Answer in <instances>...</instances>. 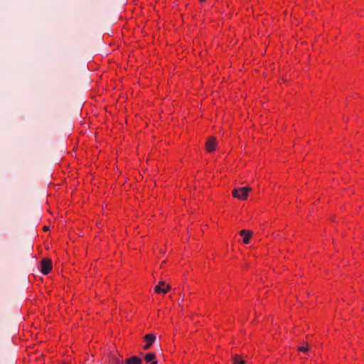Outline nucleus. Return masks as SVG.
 I'll list each match as a JSON object with an SVG mask.
<instances>
[{"label":"nucleus","instance_id":"f257e3e1","mask_svg":"<svg viewBox=\"0 0 364 364\" xmlns=\"http://www.w3.org/2000/svg\"><path fill=\"white\" fill-rule=\"evenodd\" d=\"M250 190L251 188L248 186L235 188L232 191V196L240 200H246Z\"/></svg>","mask_w":364,"mask_h":364},{"label":"nucleus","instance_id":"f03ea898","mask_svg":"<svg viewBox=\"0 0 364 364\" xmlns=\"http://www.w3.org/2000/svg\"><path fill=\"white\" fill-rule=\"evenodd\" d=\"M52 269L51 261L48 259H43L41 262V272L43 274H48Z\"/></svg>","mask_w":364,"mask_h":364},{"label":"nucleus","instance_id":"7ed1b4c3","mask_svg":"<svg viewBox=\"0 0 364 364\" xmlns=\"http://www.w3.org/2000/svg\"><path fill=\"white\" fill-rule=\"evenodd\" d=\"M217 147L216 139L213 136H209L205 143V149L208 152H213Z\"/></svg>","mask_w":364,"mask_h":364},{"label":"nucleus","instance_id":"20e7f679","mask_svg":"<svg viewBox=\"0 0 364 364\" xmlns=\"http://www.w3.org/2000/svg\"><path fill=\"white\" fill-rule=\"evenodd\" d=\"M171 287L169 285H166L164 282H160L158 285L155 287V291L156 293H164L166 294L169 289Z\"/></svg>","mask_w":364,"mask_h":364},{"label":"nucleus","instance_id":"39448f33","mask_svg":"<svg viewBox=\"0 0 364 364\" xmlns=\"http://www.w3.org/2000/svg\"><path fill=\"white\" fill-rule=\"evenodd\" d=\"M155 340H156V336L154 334H153V333L146 334L144 336V341H146V343L144 346V349L148 350L151 347V346L152 345V343L154 342Z\"/></svg>","mask_w":364,"mask_h":364},{"label":"nucleus","instance_id":"423d86ee","mask_svg":"<svg viewBox=\"0 0 364 364\" xmlns=\"http://www.w3.org/2000/svg\"><path fill=\"white\" fill-rule=\"evenodd\" d=\"M240 235L243 237V242L247 244L250 242V239L252 235V232L247 230H242L240 232Z\"/></svg>","mask_w":364,"mask_h":364},{"label":"nucleus","instance_id":"0eeeda50","mask_svg":"<svg viewBox=\"0 0 364 364\" xmlns=\"http://www.w3.org/2000/svg\"><path fill=\"white\" fill-rule=\"evenodd\" d=\"M156 355L154 353H149L145 355L144 360L146 363H151L150 364H157V361L155 360Z\"/></svg>","mask_w":364,"mask_h":364},{"label":"nucleus","instance_id":"6e6552de","mask_svg":"<svg viewBox=\"0 0 364 364\" xmlns=\"http://www.w3.org/2000/svg\"><path fill=\"white\" fill-rule=\"evenodd\" d=\"M125 364H142V360L137 356H132L125 360Z\"/></svg>","mask_w":364,"mask_h":364},{"label":"nucleus","instance_id":"1a4fd4ad","mask_svg":"<svg viewBox=\"0 0 364 364\" xmlns=\"http://www.w3.org/2000/svg\"><path fill=\"white\" fill-rule=\"evenodd\" d=\"M233 364H245L244 360H242L240 355H236L233 357Z\"/></svg>","mask_w":364,"mask_h":364},{"label":"nucleus","instance_id":"9d476101","mask_svg":"<svg viewBox=\"0 0 364 364\" xmlns=\"http://www.w3.org/2000/svg\"><path fill=\"white\" fill-rule=\"evenodd\" d=\"M299 350L306 353L309 350L307 346H301L299 348Z\"/></svg>","mask_w":364,"mask_h":364},{"label":"nucleus","instance_id":"9b49d317","mask_svg":"<svg viewBox=\"0 0 364 364\" xmlns=\"http://www.w3.org/2000/svg\"><path fill=\"white\" fill-rule=\"evenodd\" d=\"M113 360L115 364H122V360L117 358H113Z\"/></svg>","mask_w":364,"mask_h":364},{"label":"nucleus","instance_id":"f8f14e48","mask_svg":"<svg viewBox=\"0 0 364 364\" xmlns=\"http://www.w3.org/2000/svg\"><path fill=\"white\" fill-rule=\"evenodd\" d=\"M45 230H47L48 228L47 227L44 228Z\"/></svg>","mask_w":364,"mask_h":364}]
</instances>
